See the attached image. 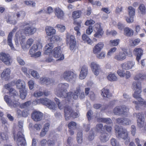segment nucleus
<instances>
[{"instance_id":"1","label":"nucleus","mask_w":146,"mask_h":146,"mask_svg":"<svg viewBox=\"0 0 146 146\" xmlns=\"http://www.w3.org/2000/svg\"><path fill=\"white\" fill-rule=\"evenodd\" d=\"M69 84L67 83H61L58 85L55 91L56 94L58 97L64 98L66 103L69 102L72 98L76 100L78 98V94L81 91L80 88L78 87L74 91V94L72 92L66 93L67 89L69 87Z\"/></svg>"},{"instance_id":"46","label":"nucleus","mask_w":146,"mask_h":146,"mask_svg":"<svg viewBox=\"0 0 146 146\" xmlns=\"http://www.w3.org/2000/svg\"><path fill=\"white\" fill-rule=\"evenodd\" d=\"M119 42V39L111 40L110 41V44L113 46H116L118 45Z\"/></svg>"},{"instance_id":"10","label":"nucleus","mask_w":146,"mask_h":146,"mask_svg":"<svg viewBox=\"0 0 146 146\" xmlns=\"http://www.w3.org/2000/svg\"><path fill=\"white\" fill-rule=\"evenodd\" d=\"M76 77V74L70 71H66L62 75V78L64 80L68 82L73 80Z\"/></svg>"},{"instance_id":"6","label":"nucleus","mask_w":146,"mask_h":146,"mask_svg":"<svg viewBox=\"0 0 146 146\" xmlns=\"http://www.w3.org/2000/svg\"><path fill=\"white\" fill-rule=\"evenodd\" d=\"M26 39V36L21 33V31H19L16 33L15 41V44L17 46H19V43L22 47H23Z\"/></svg>"},{"instance_id":"50","label":"nucleus","mask_w":146,"mask_h":146,"mask_svg":"<svg viewBox=\"0 0 146 146\" xmlns=\"http://www.w3.org/2000/svg\"><path fill=\"white\" fill-rule=\"evenodd\" d=\"M117 48L116 47H113L110 49L107 54V56L108 58L110 57L112 54L116 50Z\"/></svg>"},{"instance_id":"5","label":"nucleus","mask_w":146,"mask_h":146,"mask_svg":"<svg viewBox=\"0 0 146 146\" xmlns=\"http://www.w3.org/2000/svg\"><path fill=\"white\" fill-rule=\"evenodd\" d=\"M64 116L65 119L68 120L71 117L74 118L77 117L78 115L76 112H74L71 108L68 106H66L64 109Z\"/></svg>"},{"instance_id":"41","label":"nucleus","mask_w":146,"mask_h":146,"mask_svg":"<svg viewBox=\"0 0 146 146\" xmlns=\"http://www.w3.org/2000/svg\"><path fill=\"white\" fill-rule=\"evenodd\" d=\"M139 12L142 14H145L146 13V7L143 4L139 5L138 7Z\"/></svg>"},{"instance_id":"52","label":"nucleus","mask_w":146,"mask_h":146,"mask_svg":"<svg viewBox=\"0 0 146 146\" xmlns=\"http://www.w3.org/2000/svg\"><path fill=\"white\" fill-rule=\"evenodd\" d=\"M34 42V40L32 38L29 39L27 41L26 47L29 48L33 44Z\"/></svg>"},{"instance_id":"16","label":"nucleus","mask_w":146,"mask_h":146,"mask_svg":"<svg viewBox=\"0 0 146 146\" xmlns=\"http://www.w3.org/2000/svg\"><path fill=\"white\" fill-rule=\"evenodd\" d=\"M36 31V28L33 27L27 26L22 30L24 33L26 35H33Z\"/></svg>"},{"instance_id":"63","label":"nucleus","mask_w":146,"mask_h":146,"mask_svg":"<svg viewBox=\"0 0 146 146\" xmlns=\"http://www.w3.org/2000/svg\"><path fill=\"white\" fill-rule=\"evenodd\" d=\"M28 84L29 88L30 90H32L33 89L34 84V81L32 80L29 81L28 82Z\"/></svg>"},{"instance_id":"21","label":"nucleus","mask_w":146,"mask_h":146,"mask_svg":"<svg viewBox=\"0 0 146 146\" xmlns=\"http://www.w3.org/2000/svg\"><path fill=\"white\" fill-rule=\"evenodd\" d=\"M133 53L136 56V60L138 61L143 54V50L140 48H136L133 50Z\"/></svg>"},{"instance_id":"45","label":"nucleus","mask_w":146,"mask_h":146,"mask_svg":"<svg viewBox=\"0 0 146 146\" xmlns=\"http://www.w3.org/2000/svg\"><path fill=\"white\" fill-rule=\"evenodd\" d=\"M20 96L22 99H25L27 96L26 90L25 89L23 90H20Z\"/></svg>"},{"instance_id":"24","label":"nucleus","mask_w":146,"mask_h":146,"mask_svg":"<svg viewBox=\"0 0 146 146\" xmlns=\"http://www.w3.org/2000/svg\"><path fill=\"white\" fill-rule=\"evenodd\" d=\"M40 81L41 83L45 84L46 85L50 84L54 82L53 79L46 77L40 78Z\"/></svg>"},{"instance_id":"12","label":"nucleus","mask_w":146,"mask_h":146,"mask_svg":"<svg viewBox=\"0 0 146 146\" xmlns=\"http://www.w3.org/2000/svg\"><path fill=\"white\" fill-rule=\"evenodd\" d=\"M66 41L69 43L70 50H74L76 46V41L74 36L67 33L66 34Z\"/></svg>"},{"instance_id":"2","label":"nucleus","mask_w":146,"mask_h":146,"mask_svg":"<svg viewBox=\"0 0 146 146\" xmlns=\"http://www.w3.org/2000/svg\"><path fill=\"white\" fill-rule=\"evenodd\" d=\"M9 96L5 95L4 99L8 105L11 108L18 106L20 103L18 102L19 95L14 89H11L9 91Z\"/></svg>"},{"instance_id":"62","label":"nucleus","mask_w":146,"mask_h":146,"mask_svg":"<svg viewBox=\"0 0 146 146\" xmlns=\"http://www.w3.org/2000/svg\"><path fill=\"white\" fill-rule=\"evenodd\" d=\"M47 143L49 146H54L55 143V140L53 139H50L48 141Z\"/></svg>"},{"instance_id":"34","label":"nucleus","mask_w":146,"mask_h":146,"mask_svg":"<svg viewBox=\"0 0 146 146\" xmlns=\"http://www.w3.org/2000/svg\"><path fill=\"white\" fill-rule=\"evenodd\" d=\"M55 15L59 19H62L64 16V13L63 11L60 9L57 8L55 10Z\"/></svg>"},{"instance_id":"54","label":"nucleus","mask_w":146,"mask_h":146,"mask_svg":"<svg viewBox=\"0 0 146 146\" xmlns=\"http://www.w3.org/2000/svg\"><path fill=\"white\" fill-rule=\"evenodd\" d=\"M30 111L28 109H25L22 111V117H27L28 115L30 114Z\"/></svg>"},{"instance_id":"59","label":"nucleus","mask_w":146,"mask_h":146,"mask_svg":"<svg viewBox=\"0 0 146 146\" xmlns=\"http://www.w3.org/2000/svg\"><path fill=\"white\" fill-rule=\"evenodd\" d=\"M14 85V83L12 82L7 84H5L4 86V87L6 89L9 90V91L11 89H13L12 88H11V87L13 86Z\"/></svg>"},{"instance_id":"18","label":"nucleus","mask_w":146,"mask_h":146,"mask_svg":"<svg viewBox=\"0 0 146 146\" xmlns=\"http://www.w3.org/2000/svg\"><path fill=\"white\" fill-rule=\"evenodd\" d=\"M90 66L94 74L97 76L98 75L100 70L99 65L95 62H92L90 64Z\"/></svg>"},{"instance_id":"43","label":"nucleus","mask_w":146,"mask_h":146,"mask_svg":"<svg viewBox=\"0 0 146 146\" xmlns=\"http://www.w3.org/2000/svg\"><path fill=\"white\" fill-rule=\"evenodd\" d=\"M107 78L108 80L111 81H116L117 80V77L113 73L109 74L107 76Z\"/></svg>"},{"instance_id":"29","label":"nucleus","mask_w":146,"mask_h":146,"mask_svg":"<svg viewBox=\"0 0 146 146\" xmlns=\"http://www.w3.org/2000/svg\"><path fill=\"white\" fill-rule=\"evenodd\" d=\"M54 47L53 44L51 43H50L46 45L44 48V53L48 54L51 52L52 48Z\"/></svg>"},{"instance_id":"19","label":"nucleus","mask_w":146,"mask_h":146,"mask_svg":"<svg viewBox=\"0 0 146 146\" xmlns=\"http://www.w3.org/2000/svg\"><path fill=\"white\" fill-rule=\"evenodd\" d=\"M11 70L9 68H7L5 69L1 75L2 79L5 80H8L10 78Z\"/></svg>"},{"instance_id":"14","label":"nucleus","mask_w":146,"mask_h":146,"mask_svg":"<svg viewBox=\"0 0 146 146\" xmlns=\"http://www.w3.org/2000/svg\"><path fill=\"white\" fill-rule=\"evenodd\" d=\"M133 116L136 117L138 127L140 128L142 127L144 125V118L142 113H135L133 114Z\"/></svg>"},{"instance_id":"27","label":"nucleus","mask_w":146,"mask_h":146,"mask_svg":"<svg viewBox=\"0 0 146 146\" xmlns=\"http://www.w3.org/2000/svg\"><path fill=\"white\" fill-rule=\"evenodd\" d=\"M99 139L100 141L102 142H105L108 140L109 137L108 134L104 131L100 133Z\"/></svg>"},{"instance_id":"47","label":"nucleus","mask_w":146,"mask_h":146,"mask_svg":"<svg viewBox=\"0 0 146 146\" xmlns=\"http://www.w3.org/2000/svg\"><path fill=\"white\" fill-rule=\"evenodd\" d=\"M40 104H42L46 106L48 104V102L49 100L47 98H41L39 99Z\"/></svg>"},{"instance_id":"30","label":"nucleus","mask_w":146,"mask_h":146,"mask_svg":"<svg viewBox=\"0 0 146 146\" xmlns=\"http://www.w3.org/2000/svg\"><path fill=\"white\" fill-rule=\"evenodd\" d=\"M97 121L99 122H102L109 124H110L112 123V120L110 118L99 117L97 119Z\"/></svg>"},{"instance_id":"28","label":"nucleus","mask_w":146,"mask_h":146,"mask_svg":"<svg viewBox=\"0 0 146 146\" xmlns=\"http://www.w3.org/2000/svg\"><path fill=\"white\" fill-rule=\"evenodd\" d=\"M17 87L20 90H23L25 89V83L23 80L20 79L18 80L16 83Z\"/></svg>"},{"instance_id":"39","label":"nucleus","mask_w":146,"mask_h":146,"mask_svg":"<svg viewBox=\"0 0 146 146\" xmlns=\"http://www.w3.org/2000/svg\"><path fill=\"white\" fill-rule=\"evenodd\" d=\"M101 95L104 97L108 98L111 96L109 94V90L107 88H104L102 90Z\"/></svg>"},{"instance_id":"7","label":"nucleus","mask_w":146,"mask_h":146,"mask_svg":"<svg viewBox=\"0 0 146 146\" xmlns=\"http://www.w3.org/2000/svg\"><path fill=\"white\" fill-rule=\"evenodd\" d=\"M132 89L135 90V92L133 94L134 97H138L141 92V83L140 82L134 81L133 83Z\"/></svg>"},{"instance_id":"15","label":"nucleus","mask_w":146,"mask_h":146,"mask_svg":"<svg viewBox=\"0 0 146 146\" xmlns=\"http://www.w3.org/2000/svg\"><path fill=\"white\" fill-rule=\"evenodd\" d=\"M127 57V53L125 51H121L116 54L114 57V59L119 61H122L125 60Z\"/></svg>"},{"instance_id":"57","label":"nucleus","mask_w":146,"mask_h":146,"mask_svg":"<svg viewBox=\"0 0 146 146\" xmlns=\"http://www.w3.org/2000/svg\"><path fill=\"white\" fill-rule=\"evenodd\" d=\"M129 70L132 69L135 65V62L133 61L127 62Z\"/></svg>"},{"instance_id":"23","label":"nucleus","mask_w":146,"mask_h":146,"mask_svg":"<svg viewBox=\"0 0 146 146\" xmlns=\"http://www.w3.org/2000/svg\"><path fill=\"white\" fill-rule=\"evenodd\" d=\"M140 95H139L138 97H134L137 99L138 102L136 101H133V103L135 104V108L137 110L139 108V104L141 105H146V102L142 99L140 97Z\"/></svg>"},{"instance_id":"20","label":"nucleus","mask_w":146,"mask_h":146,"mask_svg":"<svg viewBox=\"0 0 146 146\" xmlns=\"http://www.w3.org/2000/svg\"><path fill=\"white\" fill-rule=\"evenodd\" d=\"M88 69L86 66H83L81 68L79 78L81 80L84 79L88 74Z\"/></svg>"},{"instance_id":"49","label":"nucleus","mask_w":146,"mask_h":146,"mask_svg":"<svg viewBox=\"0 0 146 146\" xmlns=\"http://www.w3.org/2000/svg\"><path fill=\"white\" fill-rule=\"evenodd\" d=\"M32 102L30 101H28L20 105V107L22 108L23 109L29 106L31 104Z\"/></svg>"},{"instance_id":"8","label":"nucleus","mask_w":146,"mask_h":146,"mask_svg":"<svg viewBox=\"0 0 146 146\" xmlns=\"http://www.w3.org/2000/svg\"><path fill=\"white\" fill-rule=\"evenodd\" d=\"M129 110L128 108L125 106H118L114 109L113 112L115 115L119 116L122 115H127Z\"/></svg>"},{"instance_id":"40","label":"nucleus","mask_w":146,"mask_h":146,"mask_svg":"<svg viewBox=\"0 0 146 146\" xmlns=\"http://www.w3.org/2000/svg\"><path fill=\"white\" fill-rule=\"evenodd\" d=\"M81 11L80 10H77L72 13V17L74 19L79 18L81 14Z\"/></svg>"},{"instance_id":"64","label":"nucleus","mask_w":146,"mask_h":146,"mask_svg":"<svg viewBox=\"0 0 146 146\" xmlns=\"http://www.w3.org/2000/svg\"><path fill=\"white\" fill-rule=\"evenodd\" d=\"M60 40V37L57 35H55L52 36L51 38V41H58Z\"/></svg>"},{"instance_id":"13","label":"nucleus","mask_w":146,"mask_h":146,"mask_svg":"<svg viewBox=\"0 0 146 146\" xmlns=\"http://www.w3.org/2000/svg\"><path fill=\"white\" fill-rule=\"evenodd\" d=\"M53 55L54 56L59 59L58 60H61L64 58V56L63 54H61V48L60 46H58L55 48L53 50Z\"/></svg>"},{"instance_id":"26","label":"nucleus","mask_w":146,"mask_h":146,"mask_svg":"<svg viewBox=\"0 0 146 146\" xmlns=\"http://www.w3.org/2000/svg\"><path fill=\"white\" fill-rule=\"evenodd\" d=\"M45 31L47 35L49 36L54 35L56 33V30L53 27L49 26L46 27Z\"/></svg>"},{"instance_id":"22","label":"nucleus","mask_w":146,"mask_h":146,"mask_svg":"<svg viewBox=\"0 0 146 146\" xmlns=\"http://www.w3.org/2000/svg\"><path fill=\"white\" fill-rule=\"evenodd\" d=\"M104 44L102 42H99L95 45L93 48V52L94 54L99 53L103 48Z\"/></svg>"},{"instance_id":"37","label":"nucleus","mask_w":146,"mask_h":146,"mask_svg":"<svg viewBox=\"0 0 146 146\" xmlns=\"http://www.w3.org/2000/svg\"><path fill=\"white\" fill-rule=\"evenodd\" d=\"M15 19H16V18L15 17V16L13 15V16H9L7 22L8 23L15 25L17 23V21Z\"/></svg>"},{"instance_id":"35","label":"nucleus","mask_w":146,"mask_h":146,"mask_svg":"<svg viewBox=\"0 0 146 146\" xmlns=\"http://www.w3.org/2000/svg\"><path fill=\"white\" fill-rule=\"evenodd\" d=\"M54 100L57 105L58 108L60 110L62 109L64 107V105L65 104V102H64V100H63L61 102L60 100L56 98H54Z\"/></svg>"},{"instance_id":"53","label":"nucleus","mask_w":146,"mask_h":146,"mask_svg":"<svg viewBox=\"0 0 146 146\" xmlns=\"http://www.w3.org/2000/svg\"><path fill=\"white\" fill-rule=\"evenodd\" d=\"M76 124L74 121L70 122L68 124V126L69 129H74L76 128Z\"/></svg>"},{"instance_id":"56","label":"nucleus","mask_w":146,"mask_h":146,"mask_svg":"<svg viewBox=\"0 0 146 146\" xmlns=\"http://www.w3.org/2000/svg\"><path fill=\"white\" fill-rule=\"evenodd\" d=\"M110 142L112 146H119L118 142L115 138H112L110 140Z\"/></svg>"},{"instance_id":"48","label":"nucleus","mask_w":146,"mask_h":146,"mask_svg":"<svg viewBox=\"0 0 146 146\" xmlns=\"http://www.w3.org/2000/svg\"><path fill=\"white\" fill-rule=\"evenodd\" d=\"M30 74L32 76L36 79H38L39 77L38 73L36 71L31 70Z\"/></svg>"},{"instance_id":"61","label":"nucleus","mask_w":146,"mask_h":146,"mask_svg":"<svg viewBox=\"0 0 146 146\" xmlns=\"http://www.w3.org/2000/svg\"><path fill=\"white\" fill-rule=\"evenodd\" d=\"M143 75L142 74H137L134 77V79L135 80H138L143 79Z\"/></svg>"},{"instance_id":"25","label":"nucleus","mask_w":146,"mask_h":146,"mask_svg":"<svg viewBox=\"0 0 146 146\" xmlns=\"http://www.w3.org/2000/svg\"><path fill=\"white\" fill-rule=\"evenodd\" d=\"M14 15L15 17L17 20H20L24 19L26 15V13L24 11H21L17 12Z\"/></svg>"},{"instance_id":"60","label":"nucleus","mask_w":146,"mask_h":146,"mask_svg":"<svg viewBox=\"0 0 146 146\" xmlns=\"http://www.w3.org/2000/svg\"><path fill=\"white\" fill-rule=\"evenodd\" d=\"M56 27H57L59 30L61 32H64L65 30V27L63 25L58 24L56 25Z\"/></svg>"},{"instance_id":"32","label":"nucleus","mask_w":146,"mask_h":146,"mask_svg":"<svg viewBox=\"0 0 146 146\" xmlns=\"http://www.w3.org/2000/svg\"><path fill=\"white\" fill-rule=\"evenodd\" d=\"M124 34L127 36H131L133 34V31L128 27H126L124 29Z\"/></svg>"},{"instance_id":"38","label":"nucleus","mask_w":146,"mask_h":146,"mask_svg":"<svg viewBox=\"0 0 146 146\" xmlns=\"http://www.w3.org/2000/svg\"><path fill=\"white\" fill-rule=\"evenodd\" d=\"M95 31V33L94 35V37L97 38H101L102 37L104 33L103 30L99 29L98 30Z\"/></svg>"},{"instance_id":"4","label":"nucleus","mask_w":146,"mask_h":146,"mask_svg":"<svg viewBox=\"0 0 146 146\" xmlns=\"http://www.w3.org/2000/svg\"><path fill=\"white\" fill-rule=\"evenodd\" d=\"M115 130L118 133L117 137L119 138H121L124 140L128 139L129 140L128 132L126 129L117 126L115 127Z\"/></svg>"},{"instance_id":"17","label":"nucleus","mask_w":146,"mask_h":146,"mask_svg":"<svg viewBox=\"0 0 146 146\" xmlns=\"http://www.w3.org/2000/svg\"><path fill=\"white\" fill-rule=\"evenodd\" d=\"M43 115V114L40 112L35 111L32 113L31 117L34 121H38L42 119Z\"/></svg>"},{"instance_id":"33","label":"nucleus","mask_w":146,"mask_h":146,"mask_svg":"<svg viewBox=\"0 0 146 146\" xmlns=\"http://www.w3.org/2000/svg\"><path fill=\"white\" fill-rule=\"evenodd\" d=\"M13 35L11 33H9L7 37V42L8 45L10 47L12 50H15L13 45L12 42V38Z\"/></svg>"},{"instance_id":"3","label":"nucleus","mask_w":146,"mask_h":146,"mask_svg":"<svg viewBox=\"0 0 146 146\" xmlns=\"http://www.w3.org/2000/svg\"><path fill=\"white\" fill-rule=\"evenodd\" d=\"M42 47V44L40 42H38L36 44H34L29 50V53L31 57L35 58L39 57L41 55V52L38 51L36 53V52L38 49L41 48Z\"/></svg>"},{"instance_id":"55","label":"nucleus","mask_w":146,"mask_h":146,"mask_svg":"<svg viewBox=\"0 0 146 146\" xmlns=\"http://www.w3.org/2000/svg\"><path fill=\"white\" fill-rule=\"evenodd\" d=\"M25 4L27 5L34 7L35 5V2L31 1H24Z\"/></svg>"},{"instance_id":"51","label":"nucleus","mask_w":146,"mask_h":146,"mask_svg":"<svg viewBox=\"0 0 146 146\" xmlns=\"http://www.w3.org/2000/svg\"><path fill=\"white\" fill-rule=\"evenodd\" d=\"M96 54V57L100 59L104 58L106 56V53L104 51L100 53H98Z\"/></svg>"},{"instance_id":"9","label":"nucleus","mask_w":146,"mask_h":146,"mask_svg":"<svg viewBox=\"0 0 146 146\" xmlns=\"http://www.w3.org/2000/svg\"><path fill=\"white\" fill-rule=\"evenodd\" d=\"M15 140L17 139L18 146H25L26 144V141L23 133L20 131L17 133L16 136H14Z\"/></svg>"},{"instance_id":"36","label":"nucleus","mask_w":146,"mask_h":146,"mask_svg":"<svg viewBox=\"0 0 146 146\" xmlns=\"http://www.w3.org/2000/svg\"><path fill=\"white\" fill-rule=\"evenodd\" d=\"M96 128L97 131L100 133L104 131V126H103L102 123H99L97 124Z\"/></svg>"},{"instance_id":"31","label":"nucleus","mask_w":146,"mask_h":146,"mask_svg":"<svg viewBox=\"0 0 146 146\" xmlns=\"http://www.w3.org/2000/svg\"><path fill=\"white\" fill-rule=\"evenodd\" d=\"M46 106L49 109L53 111H55L57 109L56 106L54 102L50 100Z\"/></svg>"},{"instance_id":"11","label":"nucleus","mask_w":146,"mask_h":146,"mask_svg":"<svg viewBox=\"0 0 146 146\" xmlns=\"http://www.w3.org/2000/svg\"><path fill=\"white\" fill-rule=\"evenodd\" d=\"M0 59L7 65H10L12 61L11 57L9 54L3 52L0 53Z\"/></svg>"},{"instance_id":"42","label":"nucleus","mask_w":146,"mask_h":146,"mask_svg":"<svg viewBox=\"0 0 146 146\" xmlns=\"http://www.w3.org/2000/svg\"><path fill=\"white\" fill-rule=\"evenodd\" d=\"M128 10L129 17H134L135 15V9L132 7L130 6L128 7Z\"/></svg>"},{"instance_id":"58","label":"nucleus","mask_w":146,"mask_h":146,"mask_svg":"<svg viewBox=\"0 0 146 146\" xmlns=\"http://www.w3.org/2000/svg\"><path fill=\"white\" fill-rule=\"evenodd\" d=\"M131 121L129 119L127 118H123V125H129L131 124Z\"/></svg>"},{"instance_id":"44","label":"nucleus","mask_w":146,"mask_h":146,"mask_svg":"<svg viewBox=\"0 0 146 146\" xmlns=\"http://www.w3.org/2000/svg\"><path fill=\"white\" fill-rule=\"evenodd\" d=\"M82 38L83 40L89 44H91L92 43V40L85 34H84L82 35Z\"/></svg>"}]
</instances>
